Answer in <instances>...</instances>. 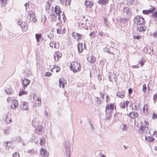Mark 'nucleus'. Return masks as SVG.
Segmentation results:
<instances>
[{
	"mask_svg": "<svg viewBox=\"0 0 157 157\" xmlns=\"http://www.w3.org/2000/svg\"><path fill=\"white\" fill-rule=\"evenodd\" d=\"M70 68L73 73H76L81 70V66L79 63L77 61H75L71 63Z\"/></svg>",
	"mask_w": 157,
	"mask_h": 157,
	"instance_id": "f03ea898",
	"label": "nucleus"
},
{
	"mask_svg": "<svg viewBox=\"0 0 157 157\" xmlns=\"http://www.w3.org/2000/svg\"><path fill=\"white\" fill-rule=\"evenodd\" d=\"M99 34L101 36H107V35H108L107 33H105L102 31L99 32Z\"/></svg>",
	"mask_w": 157,
	"mask_h": 157,
	"instance_id": "37998d69",
	"label": "nucleus"
},
{
	"mask_svg": "<svg viewBox=\"0 0 157 157\" xmlns=\"http://www.w3.org/2000/svg\"><path fill=\"white\" fill-rule=\"evenodd\" d=\"M40 153L43 157H48V152L46 150L42 148L40 150Z\"/></svg>",
	"mask_w": 157,
	"mask_h": 157,
	"instance_id": "5701e85b",
	"label": "nucleus"
},
{
	"mask_svg": "<svg viewBox=\"0 0 157 157\" xmlns=\"http://www.w3.org/2000/svg\"><path fill=\"white\" fill-rule=\"evenodd\" d=\"M51 6V4L48 2H47L45 5V9L46 10H49Z\"/></svg>",
	"mask_w": 157,
	"mask_h": 157,
	"instance_id": "a19ab883",
	"label": "nucleus"
},
{
	"mask_svg": "<svg viewBox=\"0 0 157 157\" xmlns=\"http://www.w3.org/2000/svg\"><path fill=\"white\" fill-rule=\"evenodd\" d=\"M53 68H52L51 70V71L52 72V70L53 69H54V68H58L59 67L57 66V65H55L54 66H53Z\"/></svg>",
	"mask_w": 157,
	"mask_h": 157,
	"instance_id": "0e129e2a",
	"label": "nucleus"
},
{
	"mask_svg": "<svg viewBox=\"0 0 157 157\" xmlns=\"http://www.w3.org/2000/svg\"><path fill=\"white\" fill-rule=\"evenodd\" d=\"M127 127L126 124H123L121 126V128L123 131H125L127 130Z\"/></svg>",
	"mask_w": 157,
	"mask_h": 157,
	"instance_id": "e433bc0d",
	"label": "nucleus"
},
{
	"mask_svg": "<svg viewBox=\"0 0 157 157\" xmlns=\"http://www.w3.org/2000/svg\"><path fill=\"white\" fill-rule=\"evenodd\" d=\"M12 104L11 105V108L12 109H14L17 107L18 105L17 101L15 99L13 100Z\"/></svg>",
	"mask_w": 157,
	"mask_h": 157,
	"instance_id": "a211bd4d",
	"label": "nucleus"
},
{
	"mask_svg": "<svg viewBox=\"0 0 157 157\" xmlns=\"http://www.w3.org/2000/svg\"><path fill=\"white\" fill-rule=\"evenodd\" d=\"M130 106L132 109L134 110L135 111H137L138 110V107L137 105L133 103Z\"/></svg>",
	"mask_w": 157,
	"mask_h": 157,
	"instance_id": "f704fd0d",
	"label": "nucleus"
},
{
	"mask_svg": "<svg viewBox=\"0 0 157 157\" xmlns=\"http://www.w3.org/2000/svg\"><path fill=\"white\" fill-rule=\"evenodd\" d=\"M98 79L99 81H101L102 79L101 76V75H98Z\"/></svg>",
	"mask_w": 157,
	"mask_h": 157,
	"instance_id": "69168bd1",
	"label": "nucleus"
},
{
	"mask_svg": "<svg viewBox=\"0 0 157 157\" xmlns=\"http://www.w3.org/2000/svg\"><path fill=\"white\" fill-rule=\"evenodd\" d=\"M136 2V0H130V2L129 3V4L133 5L135 4Z\"/></svg>",
	"mask_w": 157,
	"mask_h": 157,
	"instance_id": "49530a36",
	"label": "nucleus"
},
{
	"mask_svg": "<svg viewBox=\"0 0 157 157\" xmlns=\"http://www.w3.org/2000/svg\"><path fill=\"white\" fill-rule=\"evenodd\" d=\"M72 36L78 41L80 40L82 38V35L75 32H73L72 33Z\"/></svg>",
	"mask_w": 157,
	"mask_h": 157,
	"instance_id": "9b49d317",
	"label": "nucleus"
},
{
	"mask_svg": "<svg viewBox=\"0 0 157 157\" xmlns=\"http://www.w3.org/2000/svg\"><path fill=\"white\" fill-rule=\"evenodd\" d=\"M35 37L36 39L37 42H40V40L41 37V34L37 33L35 34Z\"/></svg>",
	"mask_w": 157,
	"mask_h": 157,
	"instance_id": "c756f323",
	"label": "nucleus"
},
{
	"mask_svg": "<svg viewBox=\"0 0 157 157\" xmlns=\"http://www.w3.org/2000/svg\"><path fill=\"white\" fill-rule=\"evenodd\" d=\"M136 30L140 32L144 31L146 29V28L145 26L143 25V24L137 25L136 26Z\"/></svg>",
	"mask_w": 157,
	"mask_h": 157,
	"instance_id": "f8f14e48",
	"label": "nucleus"
},
{
	"mask_svg": "<svg viewBox=\"0 0 157 157\" xmlns=\"http://www.w3.org/2000/svg\"><path fill=\"white\" fill-rule=\"evenodd\" d=\"M132 92V90L131 88H129L128 90V92L129 94H131Z\"/></svg>",
	"mask_w": 157,
	"mask_h": 157,
	"instance_id": "338daca9",
	"label": "nucleus"
},
{
	"mask_svg": "<svg viewBox=\"0 0 157 157\" xmlns=\"http://www.w3.org/2000/svg\"><path fill=\"white\" fill-rule=\"evenodd\" d=\"M29 21L30 22H34L36 21V16L33 11H29L28 14Z\"/></svg>",
	"mask_w": 157,
	"mask_h": 157,
	"instance_id": "423d86ee",
	"label": "nucleus"
},
{
	"mask_svg": "<svg viewBox=\"0 0 157 157\" xmlns=\"http://www.w3.org/2000/svg\"><path fill=\"white\" fill-rule=\"evenodd\" d=\"M10 142L9 141H6L5 144V148L7 149H9L11 146Z\"/></svg>",
	"mask_w": 157,
	"mask_h": 157,
	"instance_id": "c9c22d12",
	"label": "nucleus"
},
{
	"mask_svg": "<svg viewBox=\"0 0 157 157\" xmlns=\"http://www.w3.org/2000/svg\"><path fill=\"white\" fill-rule=\"evenodd\" d=\"M145 139L146 140L149 142H153L155 140V139L151 136L145 137Z\"/></svg>",
	"mask_w": 157,
	"mask_h": 157,
	"instance_id": "2f4dec72",
	"label": "nucleus"
},
{
	"mask_svg": "<svg viewBox=\"0 0 157 157\" xmlns=\"http://www.w3.org/2000/svg\"><path fill=\"white\" fill-rule=\"evenodd\" d=\"M18 24L21 27L23 31L25 32L28 29V25L24 21H18Z\"/></svg>",
	"mask_w": 157,
	"mask_h": 157,
	"instance_id": "1a4fd4ad",
	"label": "nucleus"
},
{
	"mask_svg": "<svg viewBox=\"0 0 157 157\" xmlns=\"http://www.w3.org/2000/svg\"><path fill=\"white\" fill-rule=\"evenodd\" d=\"M7 3V0H0L1 6L2 7L6 6Z\"/></svg>",
	"mask_w": 157,
	"mask_h": 157,
	"instance_id": "c85d7f7f",
	"label": "nucleus"
},
{
	"mask_svg": "<svg viewBox=\"0 0 157 157\" xmlns=\"http://www.w3.org/2000/svg\"><path fill=\"white\" fill-rule=\"evenodd\" d=\"M59 1L63 6H70L71 0H60Z\"/></svg>",
	"mask_w": 157,
	"mask_h": 157,
	"instance_id": "6ab92c4d",
	"label": "nucleus"
},
{
	"mask_svg": "<svg viewBox=\"0 0 157 157\" xmlns=\"http://www.w3.org/2000/svg\"><path fill=\"white\" fill-rule=\"evenodd\" d=\"M151 48L150 47H145L144 48V51L145 52L146 50H147L146 53H149V51L150 53L151 52Z\"/></svg>",
	"mask_w": 157,
	"mask_h": 157,
	"instance_id": "c03bdc74",
	"label": "nucleus"
},
{
	"mask_svg": "<svg viewBox=\"0 0 157 157\" xmlns=\"http://www.w3.org/2000/svg\"><path fill=\"white\" fill-rule=\"evenodd\" d=\"M58 26L59 27V28L57 29V33L58 34H61V33H63V30L64 29V28H63L62 27H60V26L58 25Z\"/></svg>",
	"mask_w": 157,
	"mask_h": 157,
	"instance_id": "7c9ffc66",
	"label": "nucleus"
},
{
	"mask_svg": "<svg viewBox=\"0 0 157 157\" xmlns=\"http://www.w3.org/2000/svg\"><path fill=\"white\" fill-rule=\"evenodd\" d=\"M133 37L135 39H136L137 40H139L141 38V36L136 35H133Z\"/></svg>",
	"mask_w": 157,
	"mask_h": 157,
	"instance_id": "603ef678",
	"label": "nucleus"
},
{
	"mask_svg": "<svg viewBox=\"0 0 157 157\" xmlns=\"http://www.w3.org/2000/svg\"><path fill=\"white\" fill-rule=\"evenodd\" d=\"M129 102L128 101H126L125 102H124V104H125V105L126 106H127L128 105V104H129Z\"/></svg>",
	"mask_w": 157,
	"mask_h": 157,
	"instance_id": "774afa93",
	"label": "nucleus"
},
{
	"mask_svg": "<svg viewBox=\"0 0 157 157\" xmlns=\"http://www.w3.org/2000/svg\"><path fill=\"white\" fill-rule=\"evenodd\" d=\"M149 122L144 121V125H141L139 130V132L141 134H145L148 130L149 127Z\"/></svg>",
	"mask_w": 157,
	"mask_h": 157,
	"instance_id": "7ed1b4c3",
	"label": "nucleus"
},
{
	"mask_svg": "<svg viewBox=\"0 0 157 157\" xmlns=\"http://www.w3.org/2000/svg\"><path fill=\"white\" fill-rule=\"evenodd\" d=\"M28 94V92L24 90H21V91L19 92V95L20 96H21V95H23L24 94Z\"/></svg>",
	"mask_w": 157,
	"mask_h": 157,
	"instance_id": "72a5a7b5",
	"label": "nucleus"
},
{
	"mask_svg": "<svg viewBox=\"0 0 157 157\" xmlns=\"http://www.w3.org/2000/svg\"><path fill=\"white\" fill-rule=\"evenodd\" d=\"M104 51L105 52H106L108 53L112 54L114 55V53H113L112 52H110V48H107V47H105L104 48Z\"/></svg>",
	"mask_w": 157,
	"mask_h": 157,
	"instance_id": "58836bf2",
	"label": "nucleus"
},
{
	"mask_svg": "<svg viewBox=\"0 0 157 157\" xmlns=\"http://www.w3.org/2000/svg\"><path fill=\"white\" fill-rule=\"evenodd\" d=\"M84 47L82 43H78V52L80 53L82 52L84 49Z\"/></svg>",
	"mask_w": 157,
	"mask_h": 157,
	"instance_id": "412c9836",
	"label": "nucleus"
},
{
	"mask_svg": "<svg viewBox=\"0 0 157 157\" xmlns=\"http://www.w3.org/2000/svg\"><path fill=\"white\" fill-rule=\"evenodd\" d=\"M89 61L92 63H94L96 62V60L95 59V57L94 56H92L90 58Z\"/></svg>",
	"mask_w": 157,
	"mask_h": 157,
	"instance_id": "4c0bfd02",
	"label": "nucleus"
},
{
	"mask_svg": "<svg viewBox=\"0 0 157 157\" xmlns=\"http://www.w3.org/2000/svg\"><path fill=\"white\" fill-rule=\"evenodd\" d=\"M7 124H9L12 121V119L11 117H9L7 120L6 121Z\"/></svg>",
	"mask_w": 157,
	"mask_h": 157,
	"instance_id": "8fccbe9b",
	"label": "nucleus"
},
{
	"mask_svg": "<svg viewBox=\"0 0 157 157\" xmlns=\"http://www.w3.org/2000/svg\"><path fill=\"white\" fill-rule=\"evenodd\" d=\"M45 140L44 137H42L40 140V142L39 143L40 145H42L45 144Z\"/></svg>",
	"mask_w": 157,
	"mask_h": 157,
	"instance_id": "ea45409f",
	"label": "nucleus"
},
{
	"mask_svg": "<svg viewBox=\"0 0 157 157\" xmlns=\"http://www.w3.org/2000/svg\"><path fill=\"white\" fill-rule=\"evenodd\" d=\"M30 82L29 80L25 78L22 80V83L24 89H25L27 86L29 84Z\"/></svg>",
	"mask_w": 157,
	"mask_h": 157,
	"instance_id": "ddd939ff",
	"label": "nucleus"
},
{
	"mask_svg": "<svg viewBox=\"0 0 157 157\" xmlns=\"http://www.w3.org/2000/svg\"><path fill=\"white\" fill-rule=\"evenodd\" d=\"M84 4L86 7L91 8L93 6L94 3L92 1H90L89 0H86L84 2Z\"/></svg>",
	"mask_w": 157,
	"mask_h": 157,
	"instance_id": "aec40b11",
	"label": "nucleus"
},
{
	"mask_svg": "<svg viewBox=\"0 0 157 157\" xmlns=\"http://www.w3.org/2000/svg\"><path fill=\"white\" fill-rule=\"evenodd\" d=\"M128 19V18H124L122 19L121 20V22H122L123 23H126L127 22Z\"/></svg>",
	"mask_w": 157,
	"mask_h": 157,
	"instance_id": "a18cd8bd",
	"label": "nucleus"
},
{
	"mask_svg": "<svg viewBox=\"0 0 157 157\" xmlns=\"http://www.w3.org/2000/svg\"><path fill=\"white\" fill-rule=\"evenodd\" d=\"M96 33L94 32H92L89 34L91 38H93L95 36Z\"/></svg>",
	"mask_w": 157,
	"mask_h": 157,
	"instance_id": "09e8293b",
	"label": "nucleus"
},
{
	"mask_svg": "<svg viewBox=\"0 0 157 157\" xmlns=\"http://www.w3.org/2000/svg\"><path fill=\"white\" fill-rule=\"evenodd\" d=\"M117 76L115 74L114 72L112 73H111L109 75L108 78L109 81L113 82V81H114L116 82L117 79Z\"/></svg>",
	"mask_w": 157,
	"mask_h": 157,
	"instance_id": "9d476101",
	"label": "nucleus"
},
{
	"mask_svg": "<svg viewBox=\"0 0 157 157\" xmlns=\"http://www.w3.org/2000/svg\"><path fill=\"white\" fill-rule=\"evenodd\" d=\"M157 99V95L155 94L153 96V99L154 101H155Z\"/></svg>",
	"mask_w": 157,
	"mask_h": 157,
	"instance_id": "e2e57ef3",
	"label": "nucleus"
},
{
	"mask_svg": "<svg viewBox=\"0 0 157 157\" xmlns=\"http://www.w3.org/2000/svg\"><path fill=\"white\" fill-rule=\"evenodd\" d=\"M66 157L71 156V145L68 141H66L64 146Z\"/></svg>",
	"mask_w": 157,
	"mask_h": 157,
	"instance_id": "39448f33",
	"label": "nucleus"
},
{
	"mask_svg": "<svg viewBox=\"0 0 157 157\" xmlns=\"http://www.w3.org/2000/svg\"><path fill=\"white\" fill-rule=\"evenodd\" d=\"M133 21L137 25L144 24L145 23L144 18L141 16L139 15L136 16L134 18Z\"/></svg>",
	"mask_w": 157,
	"mask_h": 157,
	"instance_id": "20e7f679",
	"label": "nucleus"
},
{
	"mask_svg": "<svg viewBox=\"0 0 157 157\" xmlns=\"http://www.w3.org/2000/svg\"><path fill=\"white\" fill-rule=\"evenodd\" d=\"M147 90L146 85V84H144L143 85V91L144 92H145Z\"/></svg>",
	"mask_w": 157,
	"mask_h": 157,
	"instance_id": "864d4df0",
	"label": "nucleus"
},
{
	"mask_svg": "<svg viewBox=\"0 0 157 157\" xmlns=\"http://www.w3.org/2000/svg\"><path fill=\"white\" fill-rule=\"evenodd\" d=\"M44 127L40 125L38 126V128L36 129V132L39 135H42L44 133Z\"/></svg>",
	"mask_w": 157,
	"mask_h": 157,
	"instance_id": "dca6fc26",
	"label": "nucleus"
},
{
	"mask_svg": "<svg viewBox=\"0 0 157 157\" xmlns=\"http://www.w3.org/2000/svg\"><path fill=\"white\" fill-rule=\"evenodd\" d=\"M153 17H157V11L154 12L152 14Z\"/></svg>",
	"mask_w": 157,
	"mask_h": 157,
	"instance_id": "6e6d98bb",
	"label": "nucleus"
},
{
	"mask_svg": "<svg viewBox=\"0 0 157 157\" xmlns=\"http://www.w3.org/2000/svg\"><path fill=\"white\" fill-rule=\"evenodd\" d=\"M13 157H20L19 154L18 152H15L13 154Z\"/></svg>",
	"mask_w": 157,
	"mask_h": 157,
	"instance_id": "de8ad7c7",
	"label": "nucleus"
},
{
	"mask_svg": "<svg viewBox=\"0 0 157 157\" xmlns=\"http://www.w3.org/2000/svg\"><path fill=\"white\" fill-rule=\"evenodd\" d=\"M52 75V74L49 72H46L45 75V76L49 77Z\"/></svg>",
	"mask_w": 157,
	"mask_h": 157,
	"instance_id": "4d7b16f0",
	"label": "nucleus"
},
{
	"mask_svg": "<svg viewBox=\"0 0 157 157\" xmlns=\"http://www.w3.org/2000/svg\"><path fill=\"white\" fill-rule=\"evenodd\" d=\"M100 63L102 66H103L105 64V62L104 60H101L100 62Z\"/></svg>",
	"mask_w": 157,
	"mask_h": 157,
	"instance_id": "bf43d9fd",
	"label": "nucleus"
},
{
	"mask_svg": "<svg viewBox=\"0 0 157 157\" xmlns=\"http://www.w3.org/2000/svg\"><path fill=\"white\" fill-rule=\"evenodd\" d=\"M105 111H106V110H112L114 109V104L111 103L110 105L107 104L106 106Z\"/></svg>",
	"mask_w": 157,
	"mask_h": 157,
	"instance_id": "bb28decb",
	"label": "nucleus"
},
{
	"mask_svg": "<svg viewBox=\"0 0 157 157\" xmlns=\"http://www.w3.org/2000/svg\"><path fill=\"white\" fill-rule=\"evenodd\" d=\"M60 7L59 6H56L55 8L54 12L56 14H62V17L63 18V20L64 21V22H65L66 20V18L64 14V13H62L61 11L59 9Z\"/></svg>",
	"mask_w": 157,
	"mask_h": 157,
	"instance_id": "0eeeda50",
	"label": "nucleus"
},
{
	"mask_svg": "<svg viewBox=\"0 0 157 157\" xmlns=\"http://www.w3.org/2000/svg\"><path fill=\"white\" fill-rule=\"evenodd\" d=\"M4 133L6 135L9 134V129H8L3 130Z\"/></svg>",
	"mask_w": 157,
	"mask_h": 157,
	"instance_id": "3c124183",
	"label": "nucleus"
},
{
	"mask_svg": "<svg viewBox=\"0 0 157 157\" xmlns=\"http://www.w3.org/2000/svg\"><path fill=\"white\" fill-rule=\"evenodd\" d=\"M132 68H138L140 67L139 65L138 64L136 65H132Z\"/></svg>",
	"mask_w": 157,
	"mask_h": 157,
	"instance_id": "052dcab7",
	"label": "nucleus"
},
{
	"mask_svg": "<svg viewBox=\"0 0 157 157\" xmlns=\"http://www.w3.org/2000/svg\"><path fill=\"white\" fill-rule=\"evenodd\" d=\"M109 0H99L98 3L101 5H105L109 3Z\"/></svg>",
	"mask_w": 157,
	"mask_h": 157,
	"instance_id": "393cba45",
	"label": "nucleus"
},
{
	"mask_svg": "<svg viewBox=\"0 0 157 157\" xmlns=\"http://www.w3.org/2000/svg\"><path fill=\"white\" fill-rule=\"evenodd\" d=\"M64 79H63V78L62 79H59V87H61V84L62 85V88H64L65 87L64 84L66 83V82L64 81Z\"/></svg>",
	"mask_w": 157,
	"mask_h": 157,
	"instance_id": "b1692460",
	"label": "nucleus"
},
{
	"mask_svg": "<svg viewBox=\"0 0 157 157\" xmlns=\"http://www.w3.org/2000/svg\"><path fill=\"white\" fill-rule=\"evenodd\" d=\"M124 103H123V104L122 103H121V104H120V106H121V107L124 109L125 107V104H124Z\"/></svg>",
	"mask_w": 157,
	"mask_h": 157,
	"instance_id": "680f3d73",
	"label": "nucleus"
},
{
	"mask_svg": "<svg viewBox=\"0 0 157 157\" xmlns=\"http://www.w3.org/2000/svg\"><path fill=\"white\" fill-rule=\"evenodd\" d=\"M145 61H144V59H142L140 62V66L141 67L143 66L144 65V63Z\"/></svg>",
	"mask_w": 157,
	"mask_h": 157,
	"instance_id": "5fc2aeb1",
	"label": "nucleus"
},
{
	"mask_svg": "<svg viewBox=\"0 0 157 157\" xmlns=\"http://www.w3.org/2000/svg\"><path fill=\"white\" fill-rule=\"evenodd\" d=\"M152 117L153 119H157V115L154 113H153Z\"/></svg>",
	"mask_w": 157,
	"mask_h": 157,
	"instance_id": "13d9d810",
	"label": "nucleus"
},
{
	"mask_svg": "<svg viewBox=\"0 0 157 157\" xmlns=\"http://www.w3.org/2000/svg\"><path fill=\"white\" fill-rule=\"evenodd\" d=\"M117 96H118L119 98H123L124 96V93L123 91L118 92L117 94Z\"/></svg>",
	"mask_w": 157,
	"mask_h": 157,
	"instance_id": "cd10ccee",
	"label": "nucleus"
},
{
	"mask_svg": "<svg viewBox=\"0 0 157 157\" xmlns=\"http://www.w3.org/2000/svg\"><path fill=\"white\" fill-rule=\"evenodd\" d=\"M95 100L97 106H99L101 105L102 102V101L101 100L100 98L96 97L95 98Z\"/></svg>",
	"mask_w": 157,
	"mask_h": 157,
	"instance_id": "a878e982",
	"label": "nucleus"
},
{
	"mask_svg": "<svg viewBox=\"0 0 157 157\" xmlns=\"http://www.w3.org/2000/svg\"><path fill=\"white\" fill-rule=\"evenodd\" d=\"M39 122L37 118H34L32 121V126L34 127H38L39 126Z\"/></svg>",
	"mask_w": 157,
	"mask_h": 157,
	"instance_id": "4be33fe9",
	"label": "nucleus"
},
{
	"mask_svg": "<svg viewBox=\"0 0 157 157\" xmlns=\"http://www.w3.org/2000/svg\"><path fill=\"white\" fill-rule=\"evenodd\" d=\"M139 116V114L137 112H130L128 115V117L131 118H134Z\"/></svg>",
	"mask_w": 157,
	"mask_h": 157,
	"instance_id": "f3484780",
	"label": "nucleus"
},
{
	"mask_svg": "<svg viewBox=\"0 0 157 157\" xmlns=\"http://www.w3.org/2000/svg\"><path fill=\"white\" fill-rule=\"evenodd\" d=\"M49 45L51 47L53 48H57L59 47V46H57L56 45V42L54 41H53L52 42H51L50 44Z\"/></svg>",
	"mask_w": 157,
	"mask_h": 157,
	"instance_id": "473e14b6",
	"label": "nucleus"
},
{
	"mask_svg": "<svg viewBox=\"0 0 157 157\" xmlns=\"http://www.w3.org/2000/svg\"><path fill=\"white\" fill-rule=\"evenodd\" d=\"M62 56L61 53L59 51L56 52L54 55V57L55 60L56 61L57 60H58Z\"/></svg>",
	"mask_w": 157,
	"mask_h": 157,
	"instance_id": "2eb2a0df",
	"label": "nucleus"
},
{
	"mask_svg": "<svg viewBox=\"0 0 157 157\" xmlns=\"http://www.w3.org/2000/svg\"><path fill=\"white\" fill-rule=\"evenodd\" d=\"M28 103L25 102H22L20 105V106L22 109L28 110L29 109L28 106Z\"/></svg>",
	"mask_w": 157,
	"mask_h": 157,
	"instance_id": "4468645a",
	"label": "nucleus"
},
{
	"mask_svg": "<svg viewBox=\"0 0 157 157\" xmlns=\"http://www.w3.org/2000/svg\"><path fill=\"white\" fill-rule=\"evenodd\" d=\"M122 11L124 13H126L128 17L130 18L131 17L132 12L128 7L124 6L123 8Z\"/></svg>",
	"mask_w": 157,
	"mask_h": 157,
	"instance_id": "6e6552de",
	"label": "nucleus"
},
{
	"mask_svg": "<svg viewBox=\"0 0 157 157\" xmlns=\"http://www.w3.org/2000/svg\"><path fill=\"white\" fill-rule=\"evenodd\" d=\"M149 9L147 10H144L143 11V13L144 14H148L151 13Z\"/></svg>",
	"mask_w": 157,
	"mask_h": 157,
	"instance_id": "79ce46f5",
	"label": "nucleus"
},
{
	"mask_svg": "<svg viewBox=\"0 0 157 157\" xmlns=\"http://www.w3.org/2000/svg\"><path fill=\"white\" fill-rule=\"evenodd\" d=\"M61 14H56V13H54L53 14H51L50 15L49 17L51 21H57L58 22L56 24L57 26H59L60 23L62 22V20L61 18Z\"/></svg>",
	"mask_w": 157,
	"mask_h": 157,
	"instance_id": "f257e3e1",
	"label": "nucleus"
}]
</instances>
